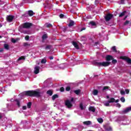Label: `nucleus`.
Returning <instances> with one entry per match:
<instances>
[{"label":"nucleus","mask_w":131,"mask_h":131,"mask_svg":"<svg viewBox=\"0 0 131 131\" xmlns=\"http://www.w3.org/2000/svg\"><path fill=\"white\" fill-rule=\"evenodd\" d=\"M117 107H118L119 108H120L121 107V105L120 103H117Z\"/></svg>","instance_id":"obj_50"},{"label":"nucleus","mask_w":131,"mask_h":131,"mask_svg":"<svg viewBox=\"0 0 131 131\" xmlns=\"http://www.w3.org/2000/svg\"><path fill=\"white\" fill-rule=\"evenodd\" d=\"M85 29V28H83V29H82L81 30V31H82V30H84Z\"/></svg>","instance_id":"obj_58"},{"label":"nucleus","mask_w":131,"mask_h":131,"mask_svg":"<svg viewBox=\"0 0 131 131\" xmlns=\"http://www.w3.org/2000/svg\"><path fill=\"white\" fill-rule=\"evenodd\" d=\"M15 102H16V104L17 105V106H18V107H20V101H19V100L15 99Z\"/></svg>","instance_id":"obj_30"},{"label":"nucleus","mask_w":131,"mask_h":131,"mask_svg":"<svg viewBox=\"0 0 131 131\" xmlns=\"http://www.w3.org/2000/svg\"><path fill=\"white\" fill-rule=\"evenodd\" d=\"M0 38H2V36H0Z\"/></svg>","instance_id":"obj_62"},{"label":"nucleus","mask_w":131,"mask_h":131,"mask_svg":"<svg viewBox=\"0 0 131 131\" xmlns=\"http://www.w3.org/2000/svg\"><path fill=\"white\" fill-rule=\"evenodd\" d=\"M125 92L127 95H128V94H129V90L128 89H125Z\"/></svg>","instance_id":"obj_44"},{"label":"nucleus","mask_w":131,"mask_h":131,"mask_svg":"<svg viewBox=\"0 0 131 131\" xmlns=\"http://www.w3.org/2000/svg\"><path fill=\"white\" fill-rule=\"evenodd\" d=\"M28 15L30 16H33L34 15V12L32 10H29L28 11L27 13L23 15V17H28Z\"/></svg>","instance_id":"obj_3"},{"label":"nucleus","mask_w":131,"mask_h":131,"mask_svg":"<svg viewBox=\"0 0 131 131\" xmlns=\"http://www.w3.org/2000/svg\"><path fill=\"white\" fill-rule=\"evenodd\" d=\"M124 60H126V62L129 63H131V59L130 58H128L127 57H124L123 58Z\"/></svg>","instance_id":"obj_16"},{"label":"nucleus","mask_w":131,"mask_h":131,"mask_svg":"<svg viewBox=\"0 0 131 131\" xmlns=\"http://www.w3.org/2000/svg\"><path fill=\"white\" fill-rule=\"evenodd\" d=\"M45 27H47L48 28L53 27V26L52 25V24H45Z\"/></svg>","instance_id":"obj_22"},{"label":"nucleus","mask_w":131,"mask_h":131,"mask_svg":"<svg viewBox=\"0 0 131 131\" xmlns=\"http://www.w3.org/2000/svg\"><path fill=\"white\" fill-rule=\"evenodd\" d=\"M51 48H52V46L48 45L46 47V50H50Z\"/></svg>","instance_id":"obj_41"},{"label":"nucleus","mask_w":131,"mask_h":131,"mask_svg":"<svg viewBox=\"0 0 131 131\" xmlns=\"http://www.w3.org/2000/svg\"><path fill=\"white\" fill-rule=\"evenodd\" d=\"M64 14H60V15H59V17H60V18H64Z\"/></svg>","instance_id":"obj_49"},{"label":"nucleus","mask_w":131,"mask_h":131,"mask_svg":"<svg viewBox=\"0 0 131 131\" xmlns=\"http://www.w3.org/2000/svg\"><path fill=\"white\" fill-rule=\"evenodd\" d=\"M83 124H84V125H91V124H92V121H84L83 122Z\"/></svg>","instance_id":"obj_11"},{"label":"nucleus","mask_w":131,"mask_h":131,"mask_svg":"<svg viewBox=\"0 0 131 131\" xmlns=\"http://www.w3.org/2000/svg\"><path fill=\"white\" fill-rule=\"evenodd\" d=\"M89 111H91L92 112H93V113L96 112V108H95L94 106H90L89 108Z\"/></svg>","instance_id":"obj_13"},{"label":"nucleus","mask_w":131,"mask_h":131,"mask_svg":"<svg viewBox=\"0 0 131 131\" xmlns=\"http://www.w3.org/2000/svg\"><path fill=\"white\" fill-rule=\"evenodd\" d=\"M113 64H116V63H117V60L116 59H114L112 60Z\"/></svg>","instance_id":"obj_46"},{"label":"nucleus","mask_w":131,"mask_h":131,"mask_svg":"<svg viewBox=\"0 0 131 131\" xmlns=\"http://www.w3.org/2000/svg\"><path fill=\"white\" fill-rule=\"evenodd\" d=\"M129 23V20H126V21H125L124 23V26L127 25Z\"/></svg>","instance_id":"obj_42"},{"label":"nucleus","mask_w":131,"mask_h":131,"mask_svg":"<svg viewBox=\"0 0 131 131\" xmlns=\"http://www.w3.org/2000/svg\"><path fill=\"white\" fill-rule=\"evenodd\" d=\"M104 128H105V130L112 131V127H111V126H108V127L105 126V127H104Z\"/></svg>","instance_id":"obj_19"},{"label":"nucleus","mask_w":131,"mask_h":131,"mask_svg":"<svg viewBox=\"0 0 131 131\" xmlns=\"http://www.w3.org/2000/svg\"><path fill=\"white\" fill-rule=\"evenodd\" d=\"M121 4H124V0H121Z\"/></svg>","instance_id":"obj_54"},{"label":"nucleus","mask_w":131,"mask_h":131,"mask_svg":"<svg viewBox=\"0 0 131 131\" xmlns=\"http://www.w3.org/2000/svg\"><path fill=\"white\" fill-rule=\"evenodd\" d=\"M127 18V16H125V17L124 18L123 20H125Z\"/></svg>","instance_id":"obj_57"},{"label":"nucleus","mask_w":131,"mask_h":131,"mask_svg":"<svg viewBox=\"0 0 131 131\" xmlns=\"http://www.w3.org/2000/svg\"><path fill=\"white\" fill-rule=\"evenodd\" d=\"M80 108L81 110H83V104L81 103L80 104Z\"/></svg>","instance_id":"obj_43"},{"label":"nucleus","mask_w":131,"mask_h":131,"mask_svg":"<svg viewBox=\"0 0 131 131\" xmlns=\"http://www.w3.org/2000/svg\"><path fill=\"white\" fill-rule=\"evenodd\" d=\"M73 101H74V98H72L71 99V102H73Z\"/></svg>","instance_id":"obj_56"},{"label":"nucleus","mask_w":131,"mask_h":131,"mask_svg":"<svg viewBox=\"0 0 131 131\" xmlns=\"http://www.w3.org/2000/svg\"><path fill=\"white\" fill-rule=\"evenodd\" d=\"M41 64H46V63H47V59L46 58H43L41 60Z\"/></svg>","instance_id":"obj_26"},{"label":"nucleus","mask_w":131,"mask_h":131,"mask_svg":"<svg viewBox=\"0 0 131 131\" xmlns=\"http://www.w3.org/2000/svg\"><path fill=\"white\" fill-rule=\"evenodd\" d=\"M112 51H113V52H114L115 53H116L117 52V51L116 50V47L114 46L112 48Z\"/></svg>","instance_id":"obj_29"},{"label":"nucleus","mask_w":131,"mask_h":131,"mask_svg":"<svg viewBox=\"0 0 131 131\" xmlns=\"http://www.w3.org/2000/svg\"><path fill=\"white\" fill-rule=\"evenodd\" d=\"M26 109H27V106H26V105L23 106V110H26Z\"/></svg>","instance_id":"obj_48"},{"label":"nucleus","mask_w":131,"mask_h":131,"mask_svg":"<svg viewBox=\"0 0 131 131\" xmlns=\"http://www.w3.org/2000/svg\"><path fill=\"white\" fill-rule=\"evenodd\" d=\"M72 44L75 47V48H76L77 50L79 49V48L78 47V45L77 44V42L75 41H73Z\"/></svg>","instance_id":"obj_14"},{"label":"nucleus","mask_w":131,"mask_h":131,"mask_svg":"<svg viewBox=\"0 0 131 131\" xmlns=\"http://www.w3.org/2000/svg\"><path fill=\"white\" fill-rule=\"evenodd\" d=\"M32 105V103L31 102H29L27 103V107H28V108H31V105Z\"/></svg>","instance_id":"obj_27"},{"label":"nucleus","mask_w":131,"mask_h":131,"mask_svg":"<svg viewBox=\"0 0 131 131\" xmlns=\"http://www.w3.org/2000/svg\"><path fill=\"white\" fill-rule=\"evenodd\" d=\"M81 92V90H80V89L75 90L74 91V92L75 93V94H76V95H79V94H80Z\"/></svg>","instance_id":"obj_18"},{"label":"nucleus","mask_w":131,"mask_h":131,"mask_svg":"<svg viewBox=\"0 0 131 131\" xmlns=\"http://www.w3.org/2000/svg\"><path fill=\"white\" fill-rule=\"evenodd\" d=\"M74 24H75L74 21L72 20H70V24L69 25V26H70V27L73 26V25H74Z\"/></svg>","instance_id":"obj_21"},{"label":"nucleus","mask_w":131,"mask_h":131,"mask_svg":"<svg viewBox=\"0 0 131 131\" xmlns=\"http://www.w3.org/2000/svg\"><path fill=\"white\" fill-rule=\"evenodd\" d=\"M4 49H5V50H10V46L8 44L5 43L4 45Z\"/></svg>","instance_id":"obj_15"},{"label":"nucleus","mask_w":131,"mask_h":131,"mask_svg":"<svg viewBox=\"0 0 131 131\" xmlns=\"http://www.w3.org/2000/svg\"><path fill=\"white\" fill-rule=\"evenodd\" d=\"M47 38H48V35L47 34L43 35L42 36V39L45 40V39H47Z\"/></svg>","instance_id":"obj_24"},{"label":"nucleus","mask_w":131,"mask_h":131,"mask_svg":"<svg viewBox=\"0 0 131 131\" xmlns=\"http://www.w3.org/2000/svg\"><path fill=\"white\" fill-rule=\"evenodd\" d=\"M65 105L67 106V108H70L72 107L73 105L71 104V102L69 100H67L65 101Z\"/></svg>","instance_id":"obj_5"},{"label":"nucleus","mask_w":131,"mask_h":131,"mask_svg":"<svg viewBox=\"0 0 131 131\" xmlns=\"http://www.w3.org/2000/svg\"><path fill=\"white\" fill-rule=\"evenodd\" d=\"M71 90V87L69 86L66 88V91H67V92H69V91H70Z\"/></svg>","instance_id":"obj_34"},{"label":"nucleus","mask_w":131,"mask_h":131,"mask_svg":"<svg viewBox=\"0 0 131 131\" xmlns=\"http://www.w3.org/2000/svg\"><path fill=\"white\" fill-rule=\"evenodd\" d=\"M40 69V68L39 67H35L34 68V73H35V74H38V73H39Z\"/></svg>","instance_id":"obj_7"},{"label":"nucleus","mask_w":131,"mask_h":131,"mask_svg":"<svg viewBox=\"0 0 131 131\" xmlns=\"http://www.w3.org/2000/svg\"><path fill=\"white\" fill-rule=\"evenodd\" d=\"M1 118H2V116L0 115V119H1Z\"/></svg>","instance_id":"obj_61"},{"label":"nucleus","mask_w":131,"mask_h":131,"mask_svg":"<svg viewBox=\"0 0 131 131\" xmlns=\"http://www.w3.org/2000/svg\"><path fill=\"white\" fill-rule=\"evenodd\" d=\"M19 31H20V32H23V33H26V32H23V31H22V29H19Z\"/></svg>","instance_id":"obj_51"},{"label":"nucleus","mask_w":131,"mask_h":131,"mask_svg":"<svg viewBox=\"0 0 131 131\" xmlns=\"http://www.w3.org/2000/svg\"><path fill=\"white\" fill-rule=\"evenodd\" d=\"M21 60H25V57H24V56H21L20 57H19L18 59V61H20Z\"/></svg>","instance_id":"obj_39"},{"label":"nucleus","mask_w":131,"mask_h":131,"mask_svg":"<svg viewBox=\"0 0 131 131\" xmlns=\"http://www.w3.org/2000/svg\"><path fill=\"white\" fill-rule=\"evenodd\" d=\"M49 59H50V60H53V59H54V57H53V56H50V57H49Z\"/></svg>","instance_id":"obj_52"},{"label":"nucleus","mask_w":131,"mask_h":131,"mask_svg":"<svg viewBox=\"0 0 131 131\" xmlns=\"http://www.w3.org/2000/svg\"><path fill=\"white\" fill-rule=\"evenodd\" d=\"M104 106H106V107L110 106V102L108 101L106 103H104Z\"/></svg>","instance_id":"obj_32"},{"label":"nucleus","mask_w":131,"mask_h":131,"mask_svg":"<svg viewBox=\"0 0 131 131\" xmlns=\"http://www.w3.org/2000/svg\"><path fill=\"white\" fill-rule=\"evenodd\" d=\"M4 52V49L0 48V52Z\"/></svg>","instance_id":"obj_53"},{"label":"nucleus","mask_w":131,"mask_h":131,"mask_svg":"<svg viewBox=\"0 0 131 131\" xmlns=\"http://www.w3.org/2000/svg\"><path fill=\"white\" fill-rule=\"evenodd\" d=\"M58 98H59V95H58L57 94H55L52 96V100L53 101H54V100H56V99Z\"/></svg>","instance_id":"obj_17"},{"label":"nucleus","mask_w":131,"mask_h":131,"mask_svg":"<svg viewBox=\"0 0 131 131\" xmlns=\"http://www.w3.org/2000/svg\"><path fill=\"white\" fill-rule=\"evenodd\" d=\"M97 121H98L99 123H102L104 120H103V119L100 118L97 119Z\"/></svg>","instance_id":"obj_28"},{"label":"nucleus","mask_w":131,"mask_h":131,"mask_svg":"<svg viewBox=\"0 0 131 131\" xmlns=\"http://www.w3.org/2000/svg\"><path fill=\"white\" fill-rule=\"evenodd\" d=\"M23 95L27 97H37V98H39L40 97V92L33 90L27 91L24 92Z\"/></svg>","instance_id":"obj_1"},{"label":"nucleus","mask_w":131,"mask_h":131,"mask_svg":"<svg viewBox=\"0 0 131 131\" xmlns=\"http://www.w3.org/2000/svg\"><path fill=\"white\" fill-rule=\"evenodd\" d=\"M52 82V78H51L47 79L45 81V82Z\"/></svg>","instance_id":"obj_37"},{"label":"nucleus","mask_w":131,"mask_h":131,"mask_svg":"<svg viewBox=\"0 0 131 131\" xmlns=\"http://www.w3.org/2000/svg\"><path fill=\"white\" fill-rule=\"evenodd\" d=\"M120 101H121L122 103H124V102H125V98H124V97H121Z\"/></svg>","instance_id":"obj_31"},{"label":"nucleus","mask_w":131,"mask_h":131,"mask_svg":"<svg viewBox=\"0 0 131 131\" xmlns=\"http://www.w3.org/2000/svg\"><path fill=\"white\" fill-rule=\"evenodd\" d=\"M60 91L62 92H64L65 91V89L64 88V87H61L60 89Z\"/></svg>","instance_id":"obj_45"},{"label":"nucleus","mask_w":131,"mask_h":131,"mask_svg":"<svg viewBox=\"0 0 131 131\" xmlns=\"http://www.w3.org/2000/svg\"><path fill=\"white\" fill-rule=\"evenodd\" d=\"M106 60L107 61V62H109V61H111V60H113V57L111 55H107L105 57Z\"/></svg>","instance_id":"obj_8"},{"label":"nucleus","mask_w":131,"mask_h":131,"mask_svg":"<svg viewBox=\"0 0 131 131\" xmlns=\"http://www.w3.org/2000/svg\"><path fill=\"white\" fill-rule=\"evenodd\" d=\"M106 90H109V86H104L102 90L103 91H106Z\"/></svg>","instance_id":"obj_38"},{"label":"nucleus","mask_w":131,"mask_h":131,"mask_svg":"<svg viewBox=\"0 0 131 131\" xmlns=\"http://www.w3.org/2000/svg\"><path fill=\"white\" fill-rule=\"evenodd\" d=\"M115 102V99L114 98H110V100H108V103H114Z\"/></svg>","instance_id":"obj_23"},{"label":"nucleus","mask_w":131,"mask_h":131,"mask_svg":"<svg viewBox=\"0 0 131 131\" xmlns=\"http://www.w3.org/2000/svg\"><path fill=\"white\" fill-rule=\"evenodd\" d=\"M32 26V24L31 23H26L24 24L23 26V28H30V27H31Z\"/></svg>","instance_id":"obj_6"},{"label":"nucleus","mask_w":131,"mask_h":131,"mask_svg":"<svg viewBox=\"0 0 131 131\" xmlns=\"http://www.w3.org/2000/svg\"><path fill=\"white\" fill-rule=\"evenodd\" d=\"M115 102L116 103H118V102H119V99L116 100H115Z\"/></svg>","instance_id":"obj_55"},{"label":"nucleus","mask_w":131,"mask_h":131,"mask_svg":"<svg viewBox=\"0 0 131 131\" xmlns=\"http://www.w3.org/2000/svg\"><path fill=\"white\" fill-rule=\"evenodd\" d=\"M89 24H91L92 26H95L96 25V23L94 21H90Z\"/></svg>","instance_id":"obj_35"},{"label":"nucleus","mask_w":131,"mask_h":131,"mask_svg":"<svg viewBox=\"0 0 131 131\" xmlns=\"http://www.w3.org/2000/svg\"><path fill=\"white\" fill-rule=\"evenodd\" d=\"M98 93H99V91H98V90L95 89L93 90V94L94 95V96H97L98 95Z\"/></svg>","instance_id":"obj_20"},{"label":"nucleus","mask_w":131,"mask_h":131,"mask_svg":"<svg viewBox=\"0 0 131 131\" xmlns=\"http://www.w3.org/2000/svg\"><path fill=\"white\" fill-rule=\"evenodd\" d=\"M120 94L122 96H123V95H125V92L123 90H121Z\"/></svg>","instance_id":"obj_36"},{"label":"nucleus","mask_w":131,"mask_h":131,"mask_svg":"<svg viewBox=\"0 0 131 131\" xmlns=\"http://www.w3.org/2000/svg\"><path fill=\"white\" fill-rule=\"evenodd\" d=\"M24 47H30V44H29L27 42H24Z\"/></svg>","instance_id":"obj_33"},{"label":"nucleus","mask_w":131,"mask_h":131,"mask_svg":"<svg viewBox=\"0 0 131 131\" xmlns=\"http://www.w3.org/2000/svg\"><path fill=\"white\" fill-rule=\"evenodd\" d=\"M106 98H107V99H109V98H110V97H109V96H106Z\"/></svg>","instance_id":"obj_59"},{"label":"nucleus","mask_w":131,"mask_h":131,"mask_svg":"<svg viewBox=\"0 0 131 131\" xmlns=\"http://www.w3.org/2000/svg\"><path fill=\"white\" fill-rule=\"evenodd\" d=\"M94 77H98V75H94Z\"/></svg>","instance_id":"obj_60"},{"label":"nucleus","mask_w":131,"mask_h":131,"mask_svg":"<svg viewBox=\"0 0 131 131\" xmlns=\"http://www.w3.org/2000/svg\"><path fill=\"white\" fill-rule=\"evenodd\" d=\"M131 110V107H127L126 110L123 111L122 112V114H125V113H127V112H129Z\"/></svg>","instance_id":"obj_10"},{"label":"nucleus","mask_w":131,"mask_h":131,"mask_svg":"<svg viewBox=\"0 0 131 131\" xmlns=\"http://www.w3.org/2000/svg\"><path fill=\"white\" fill-rule=\"evenodd\" d=\"M25 38L26 40H29V36H26Z\"/></svg>","instance_id":"obj_47"},{"label":"nucleus","mask_w":131,"mask_h":131,"mask_svg":"<svg viewBox=\"0 0 131 131\" xmlns=\"http://www.w3.org/2000/svg\"><path fill=\"white\" fill-rule=\"evenodd\" d=\"M96 64L97 66H103L104 67H107L110 64V62L109 61H103L102 62H97Z\"/></svg>","instance_id":"obj_2"},{"label":"nucleus","mask_w":131,"mask_h":131,"mask_svg":"<svg viewBox=\"0 0 131 131\" xmlns=\"http://www.w3.org/2000/svg\"><path fill=\"white\" fill-rule=\"evenodd\" d=\"M11 41L12 42H13V43H15V42H17V40L15 39L14 38H12L11 39Z\"/></svg>","instance_id":"obj_40"},{"label":"nucleus","mask_w":131,"mask_h":131,"mask_svg":"<svg viewBox=\"0 0 131 131\" xmlns=\"http://www.w3.org/2000/svg\"><path fill=\"white\" fill-rule=\"evenodd\" d=\"M113 17V15L108 13L107 14L105 17V21H106V22H108V21H110V20H111V19H112V18Z\"/></svg>","instance_id":"obj_4"},{"label":"nucleus","mask_w":131,"mask_h":131,"mask_svg":"<svg viewBox=\"0 0 131 131\" xmlns=\"http://www.w3.org/2000/svg\"><path fill=\"white\" fill-rule=\"evenodd\" d=\"M53 93L54 92H53V90H49L47 91V95H49V96H53Z\"/></svg>","instance_id":"obj_12"},{"label":"nucleus","mask_w":131,"mask_h":131,"mask_svg":"<svg viewBox=\"0 0 131 131\" xmlns=\"http://www.w3.org/2000/svg\"><path fill=\"white\" fill-rule=\"evenodd\" d=\"M7 19L8 22H12V21H13V19H14V17L12 15H9Z\"/></svg>","instance_id":"obj_9"},{"label":"nucleus","mask_w":131,"mask_h":131,"mask_svg":"<svg viewBox=\"0 0 131 131\" xmlns=\"http://www.w3.org/2000/svg\"><path fill=\"white\" fill-rule=\"evenodd\" d=\"M125 13H126V11H124V12L121 13L119 15V17H123V16H124V15H125Z\"/></svg>","instance_id":"obj_25"}]
</instances>
